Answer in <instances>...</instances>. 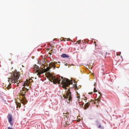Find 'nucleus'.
<instances>
[{
  "instance_id": "nucleus-21",
  "label": "nucleus",
  "mask_w": 129,
  "mask_h": 129,
  "mask_svg": "<svg viewBox=\"0 0 129 129\" xmlns=\"http://www.w3.org/2000/svg\"><path fill=\"white\" fill-rule=\"evenodd\" d=\"M20 105V104H18V105H17V107H19V106Z\"/></svg>"
},
{
  "instance_id": "nucleus-6",
  "label": "nucleus",
  "mask_w": 129,
  "mask_h": 129,
  "mask_svg": "<svg viewBox=\"0 0 129 129\" xmlns=\"http://www.w3.org/2000/svg\"><path fill=\"white\" fill-rule=\"evenodd\" d=\"M8 121L10 123V124L11 125H13V124H14V122H12L13 117L12 116V115H11V114H8Z\"/></svg>"
},
{
  "instance_id": "nucleus-17",
  "label": "nucleus",
  "mask_w": 129,
  "mask_h": 129,
  "mask_svg": "<svg viewBox=\"0 0 129 129\" xmlns=\"http://www.w3.org/2000/svg\"><path fill=\"white\" fill-rule=\"evenodd\" d=\"M79 89L77 87H75V90H78Z\"/></svg>"
},
{
  "instance_id": "nucleus-26",
  "label": "nucleus",
  "mask_w": 129,
  "mask_h": 129,
  "mask_svg": "<svg viewBox=\"0 0 129 129\" xmlns=\"http://www.w3.org/2000/svg\"><path fill=\"white\" fill-rule=\"evenodd\" d=\"M66 40H67V39H64V41H66Z\"/></svg>"
},
{
  "instance_id": "nucleus-5",
  "label": "nucleus",
  "mask_w": 129,
  "mask_h": 129,
  "mask_svg": "<svg viewBox=\"0 0 129 129\" xmlns=\"http://www.w3.org/2000/svg\"><path fill=\"white\" fill-rule=\"evenodd\" d=\"M27 85V83L26 82L24 83V86L25 87L24 88H22V90L20 91V94L22 95V96H23L25 97L26 96V94L27 92L29 91V89L28 88H26V86Z\"/></svg>"
},
{
  "instance_id": "nucleus-4",
  "label": "nucleus",
  "mask_w": 129,
  "mask_h": 129,
  "mask_svg": "<svg viewBox=\"0 0 129 129\" xmlns=\"http://www.w3.org/2000/svg\"><path fill=\"white\" fill-rule=\"evenodd\" d=\"M51 81H52L54 84H60L61 82V79L59 77H52L51 76Z\"/></svg>"
},
{
  "instance_id": "nucleus-10",
  "label": "nucleus",
  "mask_w": 129,
  "mask_h": 129,
  "mask_svg": "<svg viewBox=\"0 0 129 129\" xmlns=\"http://www.w3.org/2000/svg\"><path fill=\"white\" fill-rule=\"evenodd\" d=\"M43 70V73H44V72H48V71H49V70H50V68L47 67L46 68H44V70Z\"/></svg>"
},
{
  "instance_id": "nucleus-13",
  "label": "nucleus",
  "mask_w": 129,
  "mask_h": 129,
  "mask_svg": "<svg viewBox=\"0 0 129 129\" xmlns=\"http://www.w3.org/2000/svg\"><path fill=\"white\" fill-rule=\"evenodd\" d=\"M94 92H97V90H96V88H94Z\"/></svg>"
},
{
  "instance_id": "nucleus-15",
  "label": "nucleus",
  "mask_w": 129,
  "mask_h": 129,
  "mask_svg": "<svg viewBox=\"0 0 129 129\" xmlns=\"http://www.w3.org/2000/svg\"><path fill=\"white\" fill-rule=\"evenodd\" d=\"M64 116H67V113H63Z\"/></svg>"
},
{
  "instance_id": "nucleus-18",
  "label": "nucleus",
  "mask_w": 129,
  "mask_h": 129,
  "mask_svg": "<svg viewBox=\"0 0 129 129\" xmlns=\"http://www.w3.org/2000/svg\"><path fill=\"white\" fill-rule=\"evenodd\" d=\"M7 89H8V90H9V89H11V88L8 87L7 88Z\"/></svg>"
},
{
  "instance_id": "nucleus-19",
  "label": "nucleus",
  "mask_w": 129,
  "mask_h": 129,
  "mask_svg": "<svg viewBox=\"0 0 129 129\" xmlns=\"http://www.w3.org/2000/svg\"><path fill=\"white\" fill-rule=\"evenodd\" d=\"M51 53H54V49L51 50Z\"/></svg>"
},
{
  "instance_id": "nucleus-2",
  "label": "nucleus",
  "mask_w": 129,
  "mask_h": 129,
  "mask_svg": "<svg viewBox=\"0 0 129 129\" xmlns=\"http://www.w3.org/2000/svg\"><path fill=\"white\" fill-rule=\"evenodd\" d=\"M20 72H18L17 70L14 71V72L12 73L11 76L8 78V82L10 84L13 83H17V86H19V83H20L19 79L20 78Z\"/></svg>"
},
{
  "instance_id": "nucleus-27",
  "label": "nucleus",
  "mask_w": 129,
  "mask_h": 129,
  "mask_svg": "<svg viewBox=\"0 0 129 129\" xmlns=\"http://www.w3.org/2000/svg\"><path fill=\"white\" fill-rule=\"evenodd\" d=\"M90 94H92V93H90Z\"/></svg>"
},
{
  "instance_id": "nucleus-9",
  "label": "nucleus",
  "mask_w": 129,
  "mask_h": 129,
  "mask_svg": "<svg viewBox=\"0 0 129 129\" xmlns=\"http://www.w3.org/2000/svg\"><path fill=\"white\" fill-rule=\"evenodd\" d=\"M61 58H69V55H68L65 53H63V54H61Z\"/></svg>"
},
{
  "instance_id": "nucleus-23",
  "label": "nucleus",
  "mask_w": 129,
  "mask_h": 129,
  "mask_svg": "<svg viewBox=\"0 0 129 129\" xmlns=\"http://www.w3.org/2000/svg\"><path fill=\"white\" fill-rule=\"evenodd\" d=\"M65 66H68V64L67 63H66V64H65Z\"/></svg>"
},
{
  "instance_id": "nucleus-7",
  "label": "nucleus",
  "mask_w": 129,
  "mask_h": 129,
  "mask_svg": "<svg viewBox=\"0 0 129 129\" xmlns=\"http://www.w3.org/2000/svg\"><path fill=\"white\" fill-rule=\"evenodd\" d=\"M89 105H90V103L89 102L86 103L84 106V109H86L88 108V107H89Z\"/></svg>"
},
{
  "instance_id": "nucleus-12",
  "label": "nucleus",
  "mask_w": 129,
  "mask_h": 129,
  "mask_svg": "<svg viewBox=\"0 0 129 129\" xmlns=\"http://www.w3.org/2000/svg\"><path fill=\"white\" fill-rule=\"evenodd\" d=\"M70 124L68 122H66V123L64 124V126H66L67 125H69Z\"/></svg>"
},
{
  "instance_id": "nucleus-28",
  "label": "nucleus",
  "mask_w": 129,
  "mask_h": 129,
  "mask_svg": "<svg viewBox=\"0 0 129 129\" xmlns=\"http://www.w3.org/2000/svg\"><path fill=\"white\" fill-rule=\"evenodd\" d=\"M94 86H95V83L94 84Z\"/></svg>"
},
{
  "instance_id": "nucleus-22",
  "label": "nucleus",
  "mask_w": 129,
  "mask_h": 129,
  "mask_svg": "<svg viewBox=\"0 0 129 129\" xmlns=\"http://www.w3.org/2000/svg\"><path fill=\"white\" fill-rule=\"evenodd\" d=\"M49 55H52V52H49Z\"/></svg>"
},
{
  "instance_id": "nucleus-24",
  "label": "nucleus",
  "mask_w": 129,
  "mask_h": 129,
  "mask_svg": "<svg viewBox=\"0 0 129 129\" xmlns=\"http://www.w3.org/2000/svg\"><path fill=\"white\" fill-rule=\"evenodd\" d=\"M52 66H53V67H55V66H54V64H52Z\"/></svg>"
},
{
  "instance_id": "nucleus-16",
  "label": "nucleus",
  "mask_w": 129,
  "mask_h": 129,
  "mask_svg": "<svg viewBox=\"0 0 129 129\" xmlns=\"http://www.w3.org/2000/svg\"><path fill=\"white\" fill-rule=\"evenodd\" d=\"M98 128H100V127H101V124L99 125L98 126Z\"/></svg>"
},
{
  "instance_id": "nucleus-14",
  "label": "nucleus",
  "mask_w": 129,
  "mask_h": 129,
  "mask_svg": "<svg viewBox=\"0 0 129 129\" xmlns=\"http://www.w3.org/2000/svg\"><path fill=\"white\" fill-rule=\"evenodd\" d=\"M77 43H78L79 44H81V40H78V41H77Z\"/></svg>"
},
{
  "instance_id": "nucleus-1",
  "label": "nucleus",
  "mask_w": 129,
  "mask_h": 129,
  "mask_svg": "<svg viewBox=\"0 0 129 129\" xmlns=\"http://www.w3.org/2000/svg\"><path fill=\"white\" fill-rule=\"evenodd\" d=\"M73 82L72 81H70L69 79L67 78H64L61 81V84L63 88H64L66 91H67L66 95H63V97L67 99V101L68 103H69L71 100H72V95H71V91H70V89L68 87L69 85L70 84H72Z\"/></svg>"
},
{
  "instance_id": "nucleus-20",
  "label": "nucleus",
  "mask_w": 129,
  "mask_h": 129,
  "mask_svg": "<svg viewBox=\"0 0 129 129\" xmlns=\"http://www.w3.org/2000/svg\"><path fill=\"white\" fill-rule=\"evenodd\" d=\"M92 102V103H93V102H94V101H93V100H91V101H90V102Z\"/></svg>"
},
{
  "instance_id": "nucleus-25",
  "label": "nucleus",
  "mask_w": 129,
  "mask_h": 129,
  "mask_svg": "<svg viewBox=\"0 0 129 129\" xmlns=\"http://www.w3.org/2000/svg\"><path fill=\"white\" fill-rule=\"evenodd\" d=\"M61 79H63V77H61Z\"/></svg>"
},
{
  "instance_id": "nucleus-11",
  "label": "nucleus",
  "mask_w": 129,
  "mask_h": 129,
  "mask_svg": "<svg viewBox=\"0 0 129 129\" xmlns=\"http://www.w3.org/2000/svg\"><path fill=\"white\" fill-rule=\"evenodd\" d=\"M77 98H78L79 99L80 98V94L78 93V92H77Z\"/></svg>"
},
{
  "instance_id": "nucleus-8",
  "label": "nucleus",
  "mask_w": 129,
  "mask_h": 129,
  "mask_svg": "<svg viewBox=\"0 0 129 129\" xmlns=\"http://www.w3.org/2000/svg\"><path fill=\"white\" fill-rule=\"evenodd\" d=\"M99 94H100V96L99 97H98V99H97V103H98V102H99V101H100V99H101V97H102V95H101V93L100 92H99Z\"/></svg>"
},
{
  "instance_id": "nucleus-3",
  "label": "nucleus",
  "mask_w": 129,
  "mask_h": 129,
  "mask_svg": "<svg viewBox=\"0 0 129 129\" xmlns=\"http://www.w3.org/2000/svg\"><path fill=\"white\" fill-rule=\"evenodd\" d=\"M34 70L36 72H37V75L39 76V77H41V75L44 73V71L42 69L40 70V68H39L37 65H35L34 66Z\"/></svg>"
}]
</instances>
